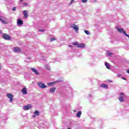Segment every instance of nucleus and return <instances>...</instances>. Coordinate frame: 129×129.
<instances>
[{
  "mask_svg": "<svg viewBox=\"0 0 129 129\" xmlns=\"http://www.w3.org/2000/svg\"><path fill=\"white\" fill-rule=\"evenodd\" d=\"M117 30L118 31V32H119L120 34H124V35H125V36H126V37H127L128 38H129V35L128 34H126V32H125V31L124 30H123V29H120V28H117Z\"/></svg>",
  "mask_w": 129,
  "mask_h": 129,
  "instance_id": "obj_1",
  "label": "nucleus"
},
{
  "mask_svg": "<svg viewBox=\"0 0 129 129\" xmlns=\"http://www.w3.org/2000/svg\"><path fill=\"white\" fill-rule=\"evenodd\" d=\"M38 85L40 88L44 89V88H47V86L45 84L43 83L42 82H39L38 83Z\"/></svg>",
  "mask_w": 129,
  "mask_h": 129,
  "instance_id": "obj_2",
  "label": "nucleus"
},
{
  "mask_svg": "<svg viewBox=\"0 0 129 129\" xmlns=\"http://www.w3.org/2000/svg\"><path fill=\"white\" fill-rule=\"evenodd\" d=\"M7 97L9 98V102H11V103L12 102H13V101H14V95H13V94L10 93L7 94Z\"/></svg>",
  "mask_w": 129,
  "mask_h": 129,
  "instance_id": "obj_3",
  "label": "nucleus"
},
{
  "mask_svg": "<svg viewBox=\"0 0 129 129\" xmlns=\"http://www.w3.org/2000/svg\"><path fill=\"white\" fill-rule=\"evenodd\" d=\"M3 39H5V40H10L11 39V36H10V35H9L7 34H4L3 35Z\"/></svg>",
  "mask_w": 129,
  "mask_h": 129,
  "instance_id": "obj_4",
  "label": "nucleus"
},
{
  "mask_svg": "<svg viewBox=\"0 0 129 129\" xmlns=\"http://www.w3.org/2000/svg\"><path fill=\"white\" fill-rule=\"evenodd\" d=\"M31 108H32V106L31 104H28L24 107L23 109L25 110H29V109H31Z\"/></svg>",
  "mask_w": 129,
  "mask_h": 129,
  "instance_id": "obj_5",
  "label": "nucleus"
},
{
  "mask_svg": "<svg viewBox=\"0 0 129 129\" xmlns=\"http://www.w3.org/2000/svg\"><path fill=\"white\" fill-rule=\"evenodd\" d=\"M71 28H73L74 30L78 33V30H79V27L78 26H76V25L74 24L73 26H71Z\"/></svg>",
  "mask_w": 129,
  "mask_h": 129,
  "instance_id": "obj_6",
  "label": "nucleus"
},
{
  "mask_svg": "<svg viewBox=\"0 0 129 129\" xmlns=\"http://www.w3.org/2000/svg\"><path fill=\"white\" fill-rule=\"evenodd\" d=\"M85 44L84 43H78L77 48H85Z\"/></svg>",
  "mask_w": 129,
  "mask_h": 129,
  "instance_id": "obj_7",
  "label": "nucleus"
},
{
  "mask_svg": "<svg viewBox=\"0 0 129 129\" xmlns=\"http://www.w3.org/2000/svg\"><path fill=\"white\" fill-rule=\"evenodd\" d=\"M13 51L14 52H21V48L18 47H16L14 48Z\"/></svg>",
  "mask_w": 129,
  "mask_h": 129,
  "instance_id": "obj_8",
  "label": "nucleus"
},
{
  "mask_svg": "<svg viewBox=\"0 0 129 129\" xmlns=\"http://www.w3.org/2000/svg\"><path fill=\"white\" fill-rule=\"evenodd\" d=\"M31 70L36 74V75H39V72H38V71L34 68H31Z\"/></svg>",
  "mask_w": 129,
  "mask_h": 129,
  "instance_id": "obj_9",
  "label": "nucleus"
},
{
  "mask_svg": "<svg viewBox=\"0 0 129 129\" xmlns=\"http://www.w3.org/2000/svg\"><path fill=\"white\" fill-rule=\"evenodd\" d=\"M22 92L23 94H27V93H28L27 92V88L26 87L23 88L22 90Z\"/></svg>",
  "mask_w": 129,
  "mask_h": 129,
  "instance_id": "obj_10",
  "label": "nucleus"
},
{
  "mask_svg": "<svg viewBox=\"0 0 129 129\" xmlns=\"http://www.w3.org/2000/svg\"><path fill=\"white\" fill-rule=\"evenodd\" d=\"M23 14H24V16L25 19H27V18H28V17H29V16L28 15V12L26 10L23 11Z\"/></svg>",
  "mask_w": 129,
  "mask_h": 129,
  "instance_id": "obj_11",
  "label": "nucleus"
},
{
  "mask_svg": "<svg viewBox=\"0 0 129 129\" xmlns=\"http://www.w3.org/2000/svg\"><path fill=\"white\" fill-rule=\"evenodd\" d=\"M17 24L19 26H21V25H23V22L21 20V19H18L17 21Z\"/></svg>",
  "mask_w": 129,
  "mask_h": 129,
  "instance_id": "obj_12",
  "label": "nucleus"
},
{
  "mask_svg": "<svg viewBox=\"0 0 129 129\" xmlns=\"http://www.w3.org/2000/svg\"><path fill=\"white\" fill-rule=\"evenodd\" d=\"M101 87H102L103 88H106V89H108V86L106 84H101Z\"/></svg>",
  "mask_w": 129,
  "mask_h": 129,
  "instance_id": "obj_13",
  "label": "nucleus"
},
{
  "mask_svg": "<svg viewBox=\"0 0 129 129\" xmlns=\"http://www.w3.org/2000/svg\"><path fill=\"white\" fill-rule=\"evenodd\" d=\"M82 113V112L81 111H79L77 114H76V116H77V117H80L81 116V114Z\"/></svg>",
  "mask_w": 129,
  "mask_h": 129,
  "instance_id": "obj_14",
  "label": "nucleus"
},
{
  "mask_svg": "<svg viewBox=\"0 0 129 129\" xmlns=\"http://www.w3.org/2000/svg\"><path fill=\"white\" fill-rule=\"evenodd\" d=\"M105 66H106V68H107V69H110V67L108 62H105Z\"/></svg>",
  "mask_w": 129,
  "mask_h": 129,
  "instance_id": "obj_15",
  "label": "nucleus"
},
{
  "mask_svg": "<svg viewBox=\"0 0 129 129\" xmlns=\"http://www.w3.org/2000/svg\"><path fill=\"white\" fill-rule=\"evenodd\" d=\"M0 21L1 22H2V23H3V24H8V22L4 20V19L2 18L1 17H0Z\"/></svg>",
  "mask_w": 129,
  "mask_h": 129,
  "instance_id": "obj_16",
  "label": "nucleus"
},
{
  "mask_svg": "<svg viewBox=\"0 0 129 129\" xmlns=\"http://www.w3.org/2000/svg\"><path fill=\"white\" fill-rule=\"evenodd\" d=\"M55 90H56V88H51L49 90L50 92L52 93V92H55Z\"/></svg>",
  "mask_w": 129,
  "mask_h": 129,
  "instance_id": "obj_17",
  "label": "nucleus"
},
{
  "mask_svg": "<svg viewBox=\"0 0 129 129\" xmlns=\"http://www.w3.org/2000/svg\"><path fill=\"white\" fill-rule=\"evenodd\" d=\"M34 114H36V115H40V113L39 112V111L36 110L34 112Z\"/></svg>",
  "mask_w": 129,
  "mask_h": 129,
  "instance_id": "obj_18",
  "label": "nucleus"
},
{
  "mask_svg": "<svg viewBox=\"0 0 129 129\" xmlns=\"http://www.w3.org/2000/svg\"><path fill=\"white\" fill-rule=\"evenodd\" d=\"M54 84H55V83H54V82H50V83H47V85L48 86H52V85H54Z\"/></svg>",
  "mask_w": 129,
  "mask_h": 129,
  "instance_id": "obj_19",
  "label": "nucleus"
},
{
  "mask_svg": "<svg viewBox=\"0 0 129 129\" xmlns=\"http://www.w3.org/2000/svg\"><path fill=\"white\" fill-rule=\"evenodd\" d=\"M118 99L120 102H123L124 101V100L123 99V98L119 97Z\"/></svg>",
  "mask_w": 129,
  "mask_h": 129,
  "instance_id": "obj_20",
  "label": "nucleus"
},
{
  "mask_svg": "<svg viewBox=\"0 0 129 129\" xmlns=\"http://www.w3.org/2000/svg\"><path fill=\"white\" fill-rule=\"evenodd\" d=\"M123 96H124V94H123V93H120V97H119L124 98Z\"/></svg>",
  "mask_w": 129,
  "mask_h": 129,
  "instance_id": "obj_21",
  "label": "nucleus"
},
{
  "mask_svg": "<svg viewBox=\"0 0 129 129\" xmlns=\"http://www.w3.org/2000/svg\"><path fill=\"white\" fill-rule=\"evenodd\" d=\"M73 45H74V46H77V47L78 46V42H74L73 43Z\"/></svg>",
  "mask_w": 129,
  "mask_h": 129,
  "instance_id": "obj_22",
  "label": "nucleus"
},
{
  "mask_svg": "<svg viewBox=\"0 0 129 129\" xmlns=\"http://www.w3.org/2000/svg\"><path fill=\"white\" fill-rule=\"evenodd\" d=\"M84 32L87 35H90V33H89V31H88V30H85Z\"/></svg>",
  "mask_w": 129,
  "mask_h": 129,
  "instance_id": "obj_23",
  "label": "nucleus"
},
{
  "mask_svg": "<svg viewBox=\"0 0 129 129\" xmlns=\"http://www.w3.org/2000/svg\"><path fill=\"white\" fill-rule=\"evenodd\" d=\"M112 55V53L111 52H109L107 53V56H111Z\"/></svg>",
  "mask_w": 129,
  "mask_h": 129,
  "instance_id": "obj_24",
  "label": "nucleus"
},
{
  "mask_svg": "<svg viewBox=\"0 0 129 129\" xmlns=\"http://www.w3.org/2000/svg\"><path fill=\"white\" fill-rule=\"evenodd\" d=\"M50 41H56V38H51Z\"/></svg>",
  "mask_w": 129,
  "mask_h": 129,
  "instance_id": "obj_25",
  "label": "nucleus"
},
{
  "mask_svg": "<svg viewBox=\"0 0 129 129\" xmlns=\"http://www.w3.org/2000/svg\"><path fill=\"white\" fill-rule=\"evenodd\" d=\"M82 3H85L87 2V0H82Z\"/></svg>",
  "mask_w": 129,
  "mask_h": 129,
  "instance_id": "obj_26",
  "label": "nucleus"
},
{
  "mask_svg": "<svg viewBox=\"0 0 129 129\" xmlns=\"http://www.w3.org/2000/svg\"><path fill=\"white\" fill-rule=\"evenodd\" d=\"M107 81L108 82H109L110 83H111V82H112V81L110 80H107Z\"/></svg>",
  "mask_w": 129,
  "mask_h": 129,
  "instance_id": "obj_27",
  "label": "nucleus"
},
{
  "mask_svg": "<svg viewBox=\"0 0 129 129\" xmlns=\"http://www.w3.org/2000/svg\"><path fill=\"white\" fill-rule=\"evenodd\" d=\"M39 32H44V31H45V30H44V29H39Z\"/></svg>",
  "mask_w": 129,
  "mask_h": 129,
  "instance_id": "obj_28",
  "label": "nucleus"
},
{
  "mask_svg": "<svg viewBox=\"0 0 129 129\" xmlns=\"http://www.w3.org/2000/svg\"><path fill=\"white\" fill-rule=\"evenodd\" d=\"M23 5H24V6H28V3H23Z\"/></svg>",
  "mask_w": 129,
  "mask_h": 129,
  "instance_id": "obj_29",
  "label": "nucleus"
},
{
  "mask_svg": "<svg viewBox=\"0 0 129 129\" xmlns=\"http://www.w3.org/2000/svg\"><path fill=\"white\" fill-rule=\"evenodd\" d=\"M69 47H70V48H73V45H69Z\"/></svg>",
  "mask_w": 129,
  "mask_h": 129,
  "instance_id": "obj_30",
  "label": "nucleus"
},
{
  "mask_svg": "<svg viewBox=\"0 0 129 129\" xmlns=\"http://www.w3.org/2000/svg\"><path fill=\"white\" fill-rule=\"evenodd\" d=\"M12 11H16V7H13Z\"/></svg>",
  "mask_w": 129,
  "mask_h": 129,
  "instance_id": "obj_31",
  "label": "nucleus"
},
{
  "mask_svg": "<svg viewBox=\"0 0 129 129\" xmlns=\"http://www.w3.org/2000/svg\"><path fill=\"white\" fill-rule=\"evenodd\" d=\"M117 76H118V77H120L121 76V75H120V74H118V75H117Z\"/></svg>",
  "mask_w": 129,
  "mask_h": 129,
  "instance_id": "obj_32",
  "label": "nucleus"
},
{
  "mask_svg": "<svg viewBox=\"0 0 129 129\" xmlns=\"http://www.w3.org/2000/svg\"><path fill=\"white\" fill-rule=\"evenodd\" d=\"M74 2V0H72L71 2V4H73Z\"/></svg>",
  "mask_w": 129,
  "mask_h": 129,
  "instance_id": "obj_33",
  "label": "nucleus"
},
{
  "mask_svg": "<svg viewBox=\"0 0 129 129\" xmlns=\"http://www.w3.org/2000/svg\"><path fill=\"white\" fill-rule=\"evenodd\" d=\"M122 79H123V80H126L125 78H124V77H122Z\"/></svg>",
  "mask_w": 129,
  "mask_h": 129,
  "instance_id": "obj_34",
  "label": "nucleus"
},
{
  "mask_svg": "<svg viewBox=\"0 0 129 129\" xmlns=\"http://www.w3.org/2000/svg\"><path fill=\"white\" fill-rule=\"evenodd\" d=\"M33 118H35V117H36V115H33Z\"/></svg>",
  "mask_w": 129,
  "mask_h": 129,
  "instance_id": "obj_35",
  "label": "nucleus"
},
{
  "mask_svg": "<svg viewBox=\"0 0 129 129\" xmlns=\"http://www.w3.org/2000/svg\"><path fill=\"white\" fill-rule=\"evenodd\" d=\"M127 73H128V74H129V70H128L127 71Z\"/></svg>",
  "mask_w": 129,
  "mask_h": 129,
  "instance_id": "obj_36",
  "label": "nucleus"
},
{
  "mask_svg": "<svg viewBox=\"0 0 129 129\" xmlns=\"http://www.w3.org/2000/svg\"><path fill=\"white\" fill-rule=\"evenodd\" d=\"M74 112H76V110H74Z\"/></svg>",
  "mask_w": 129,
  "mask_h": 129,
  "instance_id": "obj_37",
  "label": "nucleus"
},
{
  "mask_svg": "<svg viewBox=\"0 0 129 129\" xmlns=\"http://www.w3.org/2000/svg\"><path fill=\"white\" fill-rule=\"evenodd\" d=\"M23 1H24V0H20V2H23Z\"/></svg>",
  "mask_w": 129,
  "mask_h": 129,
  "instance_id": "obj_38",
  "label": "nucleus"
},
{
  "mask_svg": "<svg viewBox=\"0 0 129 129\" xmlns=\"http://www.w3.org/2000/svg\"><path fill=\"white\" fill-rule=\"evenodd\" d=\"M68 129H70V128H68Z\"/></svg>",
  "mask_w": 129,
  "mask_h": 129,
  "instance_id": "obj_39",
  "label": "nucleus"
}]
</instances>
